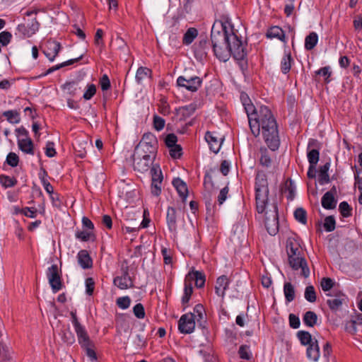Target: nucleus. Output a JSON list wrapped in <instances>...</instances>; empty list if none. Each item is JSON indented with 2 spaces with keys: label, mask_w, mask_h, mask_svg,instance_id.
Segmentation results:
<instances>
[{
  "label": "nucleus",
  "mask_w": 362,
  "mask_h": 362,
  "mask_svg": "<svg viewBox=\"0 0 362 362\" xmlns=\"http://www.w3.org/2000/svg\"><path fill=\"white\" fill-rule=\"evenodd\" d=\"M241 101L247 115L252 134L258 136L262 130L265 143L272 151L280 145L276 121L272 111L266 106L257 109L246 94H241Z\"/></svg>",
  "instance_id": "nucleus-1"
},
{
  "label": "nucleus",
  "mask_w": 362,
  "mask_h": 362,
  "mask_svg": "<svg viewBox=\"0 0 362 362\" xmlns=\"http://www.w3.org/2000/svg\"><path fill=\"white\" fill-rule=\"evenodd\" d=\"M222 32L216 30L213 25L211 32V40L213 50L216 57L223 62H226L230 55L239 61L242 68L246 63L245 59L247 56L245 45L236 34L231 30L228 31L226 26L222 24Z\"/></svg>",
  "instance_id": "nucleus-2"
},
{
  "label": "nucleus",
  "mask_w": 362,
  "mask_h": 362,
  "mask_svg": "<svg viewBox=\"0 0 362 362\" xmlns=\"http://www.w3.org/2000/svg\"><path fill=\"white\" fill-rule=\"evenodd\" d=\"M269 187L266 175L258 171L255 177L256 208L259 214L265 213L264 224L270 235H275L279 230L278 207L276 204L272 209L266 210L268 204Z\"/></svg>",
  "instance_id": "nucleus-3"
},
{
  "label": "nucleus",
  "mask_w": 362,
  "mask_h": 362,
  "mask_svg": "<svg viewBox=\"0 0 362 362\" xmlns=\"http://www.w3.org/2000/svg\"><path fill=\"white\" fill-rule=\"evenodd\" d=\"M150 174L151 176V194L158 197L161 193V185L163 180V175L159 165H153L150 169Z\"/></svg>",
  "instance_id": "nucleus-4"
},
{
  "label": "nucleus",
  "mask_w": 362,
  "mask_h": 362,
  "mask_svg": "<svg viewBox=\"0 0 362 362\" xmlns=\"http://www.w3.org/2000/svg\"><path fill=\"white\" fill-rule=\"evenodd\" d=\"M202 80L197 76H180L177 78V85L179 87L185 88L189 91L196 92L201 87Z\"/></svg>",
  "instance_id": "nucleus-5"
},
{
  "label": "nucleus",
  "mask_w": 362,
  "mask_h": 362,
  "mask_svg": "<svg viewBox=\"0 0 362 362\" xmlns=\"http://www.w3.org/2000/svg\"><path fill=\"white\" fill-rule=\"evenodd\" d=\"M288 263L293 270L300 269V274L304 278H308L310 275V269L306 259L302 255L288 257Z\"/></svg>",
  "instance_id": "nucleus-6"
},
{
  "label": "nucleus",
  "mask_w": 362,
  "mask_h": 362,
  "mask_svg": "<svg viewBox=\"0 0 362 362\" xmlns=\"http://www.w3.org/2000/svg\"><path fill=\"white\" fill-rule=\"evenodd\" d=\"M47 276L52 291L57 293L60 291L62 288V282L57 264H53L48 268Z\"/></svg>",
  "instance_id": "nucleus-7"
},
{
  "label": "nucleus",
  "mask_w": 362,
  "mask_h": 362,
  "mask_svg": "<svg viewBox=\"0 0 362 362\" xmlns=\"http://www.w3.org/2000/svg\"><path fill=\"white\" fill-rule=\"evenodd\" d=\"M154 159L151 158L148 156L140 155L137 153L134 152L133 154V165L134 169L140 173H144L150 169V167L153 165Z\"/></svg>",
  "instance_id": "nucleus-8"
},
{
  "label": "nucleus",
  "mask_w": 362,
  "mask_h": 362,
  "mask_svg": "<svg viewBox=\"0 0 362 362\" xmlns=\"http://www.w3.org/2000/svg\"><path fill=\"white\" fill-rule=\"evenodd\" d=\"M195 327L194 317L191 314H185L178 321V329L182 334L192 333Z\"/></svg>",
  "instance_id": "nucleus-9"
},
{
  "label": "nucleus",
  "mask_w": 362,
  "mask_h": 362,
  "mask_svg": "<svg viewBox=\"0 0 362 362\" xmlns=\"http://www.w3.org/2000/svg\"><path fill=\"white\" fill-rule=\"evenodd\" d=\"M113 283L119 289L124 290L134 286L133 281L129 275L128 269L123 270L121 276H116Z\"/></svg>",
  "instance_id": "nucleus-10"
},
{
  "label": "nucleus",
  "mask_w": 362,
  "mask_h": 362,
  "mask_svg": "<svg viewBox=\"0 0 362 362\" xmlns=\"http://www.w3.org/2000/svg\"><path fill=\"white\" fill-rule=\"evenodd\" d=\"M61 49L59 42L54 40H48L43 51L45 56L51 61H54Z\"/></svg>",
  "instance_id": "nucleus-11"
},
{
  "label": "nucleus",
  "mask_w": 362,
  "mask_h": 362,
  "mask_svg": "<svg viewBox=\"0 0 362 362\" xmlns=\"http://www.w3.org/2000/svg\"><path fill=\"white\" fill-rule=\"evenodd\" d=\"M327 295L330 297L327 300L329 308L333 311L339 310L345 300V296L341 292H337L334 295L331 293H327Z\"/></svg>",
  "instance_id": "nucleus-12"
},
{
  "label": "nucleus",
  "mask_w": 362,
  "mask_h": 362,
  "mask_svg": "<svg viewBox=\"0 0 362 362\" xmlns=\"http://www.w3.org/2000/svg\"><path fill=\"white\" fill-rule=\"evenodd\" d=\"M336 192V187L334 186L332 189L327 192L322 197L321 204L326 209H333L336 207L337 200L334 194Z\"/></svg>",
  "instance_id": "nucleus-13"
},
{
  "label": "nucleus",
  "mask_w": 362,
  "mask_h": 362,
  "mask_svg": "<svg viewBox=\"0 0 362 362\" xmlns=\"http://www.w3.org/2000/svg\"><path fill=\"white\" fill-rule=\"evenodd\" d=\"M185 280L192 284L194 281L195 286L197 288H202L205 284V275L201 272L193 271L187 274Z\"/></svg>",
  "instance_id": "nucleus-14"
},
{
  "label": "nucleus",
  "mask_w": 362,
  "mask_h": 362,
  "mask_svg": "<svg viewBox=\"0 0 362 362\" xmlns=\"http://www.w3.org/2000/svg\"><path fill=\"white\" fill-rule=\"evenodd\" d=\"M286 247L288 257L302 255V248L299 243L293 238L287 239Z\"/></svg>",
  "instance_id": "nucleus-15"
},
{
  "label": "nucleus",
  "mask_w": 362,
  "mask_h": 362,
  "mask_svg": "<svg viewBox=\"0 0 362 362\" xmlns=\"http://www.w3.org/2000/svg\"><path fill=\"white\" fill-rule=\"evenodd\" d=\"M158 151V147L150 145V146H141L137 145L134 152L137 153L140 155L148 156L155 160Z\"/></svg>",
  "instance_id": "nucleus-16"
},
{
  "label": "nucleus",
  "mask_w": 362,
  "mask_h": 362,
  "mask_svg": "<svg viewBox=\"0 0 362 362\" xmlns=\"http://www.w3.org/2000/svg\"><path fill=\"white\" fill-rule=\"evenodd\" d=\"M229 286V280L228 277L225 275L219 276L216 283L215 291L216 293L218 296L223 297L225 295V292L228 288Z\"/></svg>",
  "instance_id": "nucleus-17"
},
{
  "label": "nucleus",
  "mask_w": 362,
  "mask_h": 362,
  "mask_svg": "<svg viewBox=\"0 0 362 362\" xmlns=\"http://www.w3.org/2000/svg\"><path fill=\"white\" fill-rule=\"evenodd\" d=\"M18 146L20 150L26 154L34 155V144L30 138H21L18 139Z\"/></svg>",
  "instance_id": "nucleus-18"
},
{
  "label": "nucleus",
  "mask_w": 362,
  "mask_h": 362,
  "mask_svg": "<svg viewBox=\"0 0 362 362\" xmlns=\"http://www.w3.org/2000/svg\"><path fill=\"white\" fill-rule=\"evenodd\" d=\"M74 329L78 338V344L81 345V346H88L91 344L93 341L90 340L88 334L83 326H81Z\"/></svg>",
  "instance_id": "nucleus-19"
},
{
  "label": "nucleus",
  "mask_w": 362,
  "mask_h": 362,
  "mask_svg": "<svg viewBox=\"0 0 362 362\" xmlns=\"http://www.w3.org/2000/svg\"><path fill=\"white\" fill-rule=\"evenodd\" d=\"M77 258L78 264L83 269H89L92 267L93 261L87 250H82L79 251Z\"/></svg>",
  "instance_id": "nucleus-20"
},
{
  "label": "nucleus",
  "mask_w": 362,
  "mask_h": 362,
  "mask_svg": "<svg viewBox=\"0 0 362 362\" xmlns=\"http://www.w3.org/2000/svg\"><path fill=\"white\" fill-rule=\"evenodd\" d=\"M166 221L169 230L175 231L177 229V212L175 208H168Z\"/></svg>",
  "instance_id": "nucleus-21"
},
{
  "label": "nucleus",
  "mask_w": 362,
  "mask_h": 362,
  "mask_svg": "<svg viewBox=\"0 0 362 362\" xmlns=\"http://www.w3.org/2000/svg\"><path fill=\"white\" fill-rule=\"evenodd\" d=\"M259 163L263 168L267 169L272 166L275 168L272 155L266 148L260 150Z\"/></svg>",
  "instance_id": "nucleus-22"
},
{
  "label": "nucleus",
  "mask_w": 362,
  "mask_h": 362,
  "mask_svg": "<svg viewBox=\"0 0 362 362\" xmlns=\"http://www.w3.org/2000/svg\"><path fill=\"white\" fill-rule=\"evenodd\" d=\"M307 357L313 361H317L320 358V347L317 339H314V342L308 345L306 351Z\"/></svg>",
  "instance_id": "nucleus-23"
},
{
  "label": "nucleus",
  "mask_w": 362,
  "mask_h": 362,
  "mask_svg": "<svg viewBox=\"0 0 362 362\" xmlns=\"http://www.w3.org/2000/svg\"><path fill=\"white\" fill-rule=\"evenodd\" d=\"M205 139L209 145L211 151L215 153H217L221 148V139H218L214 135V134L209 132H206L205 135Z\"/></svg>",
  "instance_id": "nucleus-24"
},
{
  "label": "nucleus",
  "mask_w": 362,
  "mask_h": 362,
  "mask_svg": "<svg viewBox=\"0 0 362 362\" xmlns=\"http://www.w3.org/2000/svg\"><path fill=\"white\" fill-rule=\"evenodd\" d=\"M330 167V163L327 162L325 165L320 167L318 174V182L321 185L327 184L330 182L328 171Z\"/></svg>",
  "instance_id": "nucleus-25"
},
{
  "label": "nucleus",
  "mask_w": 362,
  "mask_h": 362,
  "mask_svg": "<svg viewBox=\"0 0 362 362\" xmlns=\"http://www.w3.org/2000/svg\"><path fill=\"white\" fill-rule=\"evenodd\" d=\"M173 185L176 188L180 197L185 200L188 194V189L186 183L180 178H176L173 180Z\"/></svg>",
  "instance_id": "nucleus-26"
},
{
  "label": "nucleus",
  "mask_w": 362,
  "mask_h": 362,
  "mask_svg": "<svg viewBox=\"0 0 362 362\" xmlns=\"http://www.w3.org/2000/svg\"><path fill=\"white\" fill-rule=\"evenodd\" d=\"M268 38H276L282 42H286L284 31L279 26H273L270 28L267 33Z\"/></svg>",
  "instance_id": "nucleus-27"
},
{
  "label": "nucleus",
  "mask_w": 362,
  "mask_h": 362,
  "mask_svg": "<svg viewBox=\"0 0 362 362\" xmlns=\"http://www.w3.org/2000/svg\"><path fill=\"white\" fill-rule=\"evenodd\" d=\"M194 317V321L197 320L201 326H202V322H204L205 319V310L202 304H197L194 308V312L189 313Z\"/></svg>",
  "instance_id": "nucleus-28"
},
{
  "label": "nucleus",
  "mask_w": 362,
  "mask_h": 362,
  "mask_svg": "<svg viewBox=\"0 0 362 362\" xmlns=\"http://www.w3.org/2000/svg\"><path fill=\"white\" fill-rule=\"evenodd\" d=\"M137 145H141V146L143 145L144 146L152 145V146H154L156 147L158 146V140H157L156 136L151 132L145 133L143 135L141 140Z\"/></svg>",
  "instance_id": "nucleus-29"
},
{
  "label": "nucleus",
  "mask_w": 362,
  "mask_h": 362,
  "mask_svg": "<svg viewBox=\"0 0 362 362\" xmlns=\"http://www.w3.org/2000/svg\"><path fill=\"white\" fill-rule=\"evenodd\" d=\"M62 339L63 341L69 345H71L75 342L74 334L70 329L69 326L63 327L61 332Z\"/></svg>",
  "instance_id": "nucleus-30"
},
{
  "label": "nucleus",
  "mask_w": 362,
  "mask_h": 362,
  "mask_svg": "<svg viewBox=\"0 0 362 362\" xmlns=\"http://www.w3.org/2000/svg\"><path fill=\"white\" fill-rule=\"evenodd\" d=\"M292 62L293 59L291 57V53H285L281 62V70L283 74H286L289 72L291 68Z\"/></svg>",
  "instance_id": "nucleus-31"
},
{
  "label": "nucleus",
  "mask_w": 362,
  "mask_h": 362,
  "mask_svg": "<svg viewBox=\"0 0 362 362\" xmlns=\"http://www.w3.org/2000/svg\"><path fill=\"white\" fill-rule=\"evenodd\" d=\"M151 76V69L146 67H139L136 74V80L139 83H142Z\"/></svg>",
  "instance_id": "nucleus-32"
},
{
  "label": "nucleus",
  "mask_w": 362,
  "mask_h": 362,
  "mask_svg": "<svg viewBox=\"0 0 362 362\" xmlns=\"http://www.w3.org/2000/svg\"><path fill=\"white\" fill-rule=\"evenodd\" d=\"M303 321L306 326L313 327L317 324V315L313 311H307L303 315Z\"/></svg>",
  "instance_id": "nucleus-33"
},
{
  "label": "nucleus",
  "mask_w": 362,
  "mask_h": 362,
  "mask_svg": "<svg viewBox=\"0 0 362 362\" xmlns=\"http://www.w3.org/2000/svg\"><path fill=\"white\" fill-rule=\"evenodd\" d=\"M318 42V35L316 33L312 32L305 39V48L307 50L313 49Z\"/></svg>",
  "instance_id": "nucleus-34"
},
{
  "label": "nucleus",
  "mask_w": 362,
  "mask_h": 362,
  "mask_svg": "<svg viewBox=\"0 0 362 362\" xmlns=\"http://www.w3.org/2000/svg\"><path fill=\"white\" fill-rule=\"evenodd\" d=\"M284 293L286 300L288 303L295 299V289L290 282H286L284 285Z\"/></svg>",
  "instance_id": "nucleus-35"
},
{
  "label": "nucleus",
  "mask_w": 362,
  "mask_h": 362,
  "mask_svg": "<svg viewBox=\"0 0 362 362\" xmlns=\"http://www.w3.org/2000/svg\"><path fill=\"white\" fill-rule=\"evenodd\" d=\"M192 293H193V287H192V284L189 281H187L185 279L184 295L182 298V303L184 305H187Z\"/></svg>",
  "instance_id": "nucleus-36"
},
{
  "label": "nucleus",
  "mask_w": 362,
  "mask_h": 362,
  "mask_svg": "<svg viewBox=\"0 0 362 362\" xmlns=\"http://www.w3.org/2000/svg\"><path fill=\"white\" fill-rule=\"evenodd\" d=\"M296 186L294 182L288 179L285 183V189L284 192L286 194L288 199L292 201L295 197Z\"/></svg>",
  "instance_id": "nucleus-37"
},
{
  "label": "nucleus",
  "mask_w": 362,
  "mask_h": 362,
  "mask_svg": "<svg viewBox=\"0 0 362 362\" xmlns=\"http://www.w3.org/2000/svg\"><path fill=\"white\" fill-rule=\"evenodd\" d=\"M198 35V31L194 28H189L187 32L185 33L183 37V44L185 45H189L191 44L194 40L197 37Z\"/></svg>",
  "instance_id": "nucleus-38"
},
{
  "label": "nucleus",
  "mask_w": 362,
  "mask_h": 362,
  "mask_svg": "<svg viewBox=\"0 0 362 362\" xmlns=\"http://www.w3.org/2000/svg\"><path fill=\"white\" fill-rule=\"evenodd\" d=\"M297 336L300 343L304 346L310 345L314 342V339H313L311 334L307 331H299Z\"/></svg>",
  "instance_id": "nucleus-39"
},
{
  "label": "nucleus",
  "mask_w": 362,
  "mask_h": 362,
  "mask_svg": "<svg viewBox=\"0 0 362 362\" xmlns=\"http://www.w3.org/2000/svg\"><path fill=\"white\" fill-rule=\"evenodd\" d=\"M3 115L5 116L7 120L10 123L17 124L20 122L19 113L16 110H8L3 112Z\"/></svg>",
  "instance_id": "nucleus-40"
},
{
  "label": "nucleus",
  "mask_w": 362,
  "mask_h": 362,
  "mask_svg": "<svg viewBox=\"0 0 362 362\" xmlns=\"http://www.w3.org/2000/svg\"><path fill=\"white\" fill-rule=\"evenodd\" d=\"M196 109L197 104L190 103L189 105L180 107L179 111L183 117H188L195 112Z\"/></svg>",
  "instance_id": "nucleus-41"
},
{
  "label": "nucleus",
  "mask_w": 362,
  "mask_h": 362,
  "mask_svg": "<svg viewBox=\"0 0 362 362\" xmlns=\"http://www.w3.org/2000/svg\"><path fill=\"white\" fill-rule=\"evenodd\" d=\"M83 57V55H81L80 57L76 58V59H69L66 62H64L63 63H61L59 64H57L56 66H54L51 68H49L47 71V73L46 74H49L52 72H53L54 71H57L62 67H64V66H69V65H71L73 64L74 63L79 61L80 59H81Z\"/></svg>",
  "instance_id": "nucleus-42"
},
{
  "label": "nucleus",
  "mask_w": 362,
  "mask_h": 362,
  "mask_svg": "<svg viewBox=\"0 0 362 362\" xmlns=\"http://www.w3.org/2000/svg\"><path fill=\"white\" fill-rule=\"evenodd\" d=\"M294 217L300 223L305 224L307 223V213L305 210L301 207L295 210Z\"/></svg>",
  "instance_id": "nucleus-43"
},
{
  "label": "nucleus",
  "mask_w": 362,
  "mask_h": 362,
  "mask_svg": "<svg viewBox=\"0 0 362 362\" xmlns=\"http://www.w3.org/2000/svg\"><path fill=\"white\" fill-rule=\"evenodd\" d=\"M305 298L310 303H314L316 301V293L313 286H308L305 290Z\"/></svg>",
  "instance_id": "nucleus-44"
},
{
  "label": "nucleus",
  "mask_w": 362,
  "mask_h": 362,
  "mask_svg": "<svg viewBox=\"0 0 362 362\" xmlns=\"http://www.w3.org/2000/svg\"><path fill=\"white\" fill-rule=\"evenodd\" d=\"M0 183L6 188L13 187L16 183L17 180L7 175H0Z\"/></svg>",
  "instance_id": "nucleus-45"
},
{
  "label": "nucleus",
  "mask_w": 362,
  "mask_h": 362,
  "mask_svg": "<svg viewBox=\"0 0 362 362\" xmlns=\"http://www.w3.org/2000/svg\"><path fill=\"white\" fill-rule=\"evenodd\" d=\"M111 46H112L115 49L120 51H124L127 49V43L120 37H117L115 40H113L112 41Z\"/></svg>",
  "instance_id": "nucleus-46"
},
{
  "label": "nucleus",
  "mask_w": 362,
  "mask_h": 362,
  "mask_svg": "<svg viewBox=\"0 0 362 362\" xmlns=\"http://www.w3.org/2000/svg\"><path fill=\"white\" fill-rule=\"evenodd\" d=\"M76 238L81 241H88L90 239H94L95 235L92 231L81 230L76 233Z\"/></svg>",
  "instance_id": "nucleus-47"
},
{
  "label": "nucleus",
  "mask_w": 362,
  "mask_h": 362,
  "mask_svg": "<svg viewBox=\"0 0 362 362\" xmlns=\"http://www.w3.org/2000/svg\"><path fill=\"white\" fill-rule=\"evenodd\" d=\"M339 209L344 217L351 216L352 209L346 202H341L339 206Z\"/></svg>",
  "instance_id": "nucleus-48"
},
{
  "label": "nucleus",
  "mask_w": 362,
  "mask_h": 362,
  "mask_svg": "<svg viewBox=\"0 0 362 362\" xmlns=\"http://www.w3.org/2000/svg\"><path fill=\"white\" fill-rule=\"evenodd\" d=\"M335 219L332 216H329L325 218L324 222V228L326 231L332 232L335 229Z\"/></svg>",
  "instance_id": "nucleus-49"
},
{
  "label": "nucleus",
  "mask_w": 362,
  "mask_h": 362,
  "mask_svg": "<svg viewBox=\"0 0 362 362\" xmlns=\"http://www.w3.org/2000/svg\"><path fill=\"white\" fill-rule=\"evenodd\" d=\"M320 153L316 149H312L308 153V159L310 165H316L319 160Z\"/></svg>",
  "instance_id": "nucleus-50"
},
{
  "label": "nucleus",
  "mask_w": 362,
  "mask_h": 362,
  "mask_svg": "<svg viewBox=\"0 0 362 362\" xmlns=\"http://www.w3.org/2000/svg\"><path fill=\"white\" fill-rule=\"evenodd\" d=\"M64 89L66 90L71 95H76L77 90L81 89V88L78 87V84L77 83L72 81L66 83L64 85Z\"/></svg>",
  "instance_id": "nucleus-51"
},
{
  "label": "nucleus",
  "mask_w": 362,
  "mask_h": 362,
  "mask_svg": "<svg viewBox=\"0 0 362 362\" xmlns=\"http://www.w3.org/2000/svg\"><path fill=\"white\" fill-rule=\"evenodd\" d=\"M117 305L122 309H127L130 306L131 299L129 296L120 297L117 299Z\"/></svg>",
  "instance_id": "nucleus-52"
},
{
  "label": "nucleus",
  "mask_w": 362,
  "mask_h": 362,
  "mask_svg": "<svg viewBox=\"0 0 362 362\" xmlns=\"http://www.w3.org/2000/svg\"><path fill=\"white\" fill-rule=\"evenodd\" d=\"M103 31L102 29L99 28L96 30L94 37V43L96 46L99 47L102 49L104 47V42L103 40Z\"/></svg>",
  "instance_id": "nucleus-53"
},
{
  "label": "nucleus",
  "mask_w": 362,
  "mask_h": 362,
  "mask_svg": "<svg viewBox=\"0 0 362 362\" xmlns=\"http://www.w3.org/2000/svg\"><path fill=\"white\" fill-rule=\"evenodd\" d=\"M6 163L11 167H16L19 163L18 155L16 153H9L6 157Z\"/></svg>",
  "instance_id": "nucleus-54"
},
{
  "label": "nucleus",
  "mask_w": 362,
  "mask_h": 362,
  "mask_svg": "<svg viewBox=\"0 0 362 362\" xmlns=\"http://www.w3.org/2000/svg\"><path fill=\"white\" fill-rule=\"evenodd\" d=\"M322 289L324 291H330L334 286V281L330 278H322L320 283Z\"/></svg>",
  "instance_id": "nucleus-55"
},
{
  "label": "nucleus",
  "mask_w": 362,
  "mask_h": 362,
  "mask_svg": "<svg viewBox=\"0 0 362 362\" xmlns=\"http://www.w3.org/2000/svg\"><path fill=\"white\" fill-rule=\"evenodd\" d=\"M133 312L134 315L139 319H143L145 317V310L141 303L136 304L133 308Z\"/></svg>",
  "instance_id": "nucleus-56"
},
{
  "label": "nucleus",
  "mask_w": 362,
  "mask_h": 362,
  "mask_svg": "<svg viewBox=\"0 0 362 362\" xmlns=\"http://www.w3.org/2000/svg\"><path fill=\"white\" fill-rule=\"evenodd\" d=\"M317 75H321L325 77V81L329 83L330 81L329 77L331 76V71L329 66H325L315 71Z\"/></svg>",
  "instance_id": "nucleus-57"
},
{
  "label": "nucleus",
  "mask_w": 362,
  "mask_h": 362,
  "mask_svg": "<svg viewBox=\"0 0 362 362\" xmlns=\"http://www.w3.org/2000/svg\"><path fill=\"white\" fill-rule=\"evenodd\" d=\"M96 93V87L94 84H89L87 86V89L84 93L83 97L85 100H90L93 97Z\"/></svg>",
  "instance_id": "nucleus-58"
},
{
  "label": "nucleus",
  "mask_w": 362,
  "mask_h": 362,
  "mask_svg": "<svg viewBox=\"0 0 362 362\" xmlns=\"http://www.w3.org/2000/svg\"><path fill=\"white\" fill-rule=\"evenodd\" d=\"M12 35L8 31H3L0 33V43L3 46H6L11 41Z\"/></svg>",
  "instance_id": "nucleus-59"
},
{
  "label": "nucleus",
  "mask_w": 362,
  "mask_h": 362,
  "mask_svg": "<svg viewBox=\"0 0 362 362\" xmlns=\"http://www.w3.org/2000/svg\"><path fill=\"white\" fill-rule=\"evenodd\" d=\"M95 288V281L93 278L89 277L86 279V293L88 296H92Z\"/></svg>",
  "instance_id": "nucleus-60"
},
{
  "label": "nucleus",
  "mask_w": 362,
  "mask_h": 362,
  "mask_svg": "<svg viewBox=\"0 0 362 362\" xmlns=\"http://www.w3.org/2000/svg\"><path fill=\"white\" fill-rule=\"evenodd\" d=\"M93 343L92 342L90 345L81 346L86 352V355L93 361H95L97 359L96 354L93 349Z\"/></svg>",
  "instance_id": "nucleus-61"
},
{
  "label": "nucleus",
  "mask_w": 362,
  "mask_h": 362,
  "mask_svg": "<svg viewBox=\"0 0 362 362\" xmlns=\"http://www.w3.org/2000/svg\"><path fill=\"white\" fill-rule=\"evenodd\" d=\"M161 253L163 257L164 263L166 264H169L172 263V252L171 250L166 248L163 247L161 249Z\"/></svg>",
  "instance_id": "nucleus-62"
},
{
  "label": "nucleus",
  "mask_w": 362,
  "mask_h": 362,
  "mask_svg": "<svg viewBox=\"0 0 362 362\" xmlns=\"http://www.w3.org/2000/svg\"><path fill=\"white\" fill-rule=\"evenodd\" d=\"M177 138L174 134L167 135L165 142V145L170 148L177 145Z\"/></svg>",
  "instance_id": "nucleus-63"
},
{
  "label": "nucleus",
  "mask_w": 362,
  "mask_h": 362,
  "mask_svg": "<svg viewBox=\"0 0 362 362\" xmlns=\"http://www.w3.org/2000/svg\"><path fill=\"white\" fill-rule=\"evenodd\" d=\"M165 119L159 116H154L153 127L157 131H160L164 128Z\"/></svg>",
  "instance_id": "nucleus-64"
}]
</instances>
